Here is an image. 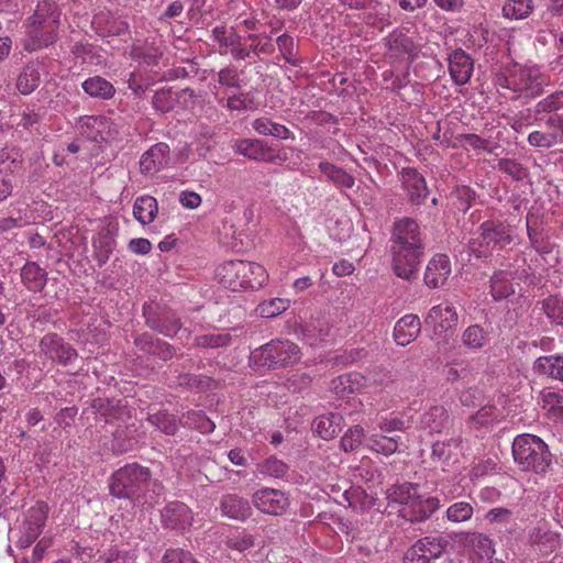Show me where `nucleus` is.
I'll use <instances>...</instances> for the list:
<instances>
[{
    "instance_id": "nucleus-1",
    "label": "nucleus",
    "mask_w": 563,
    "mask_h": 563,
    "mask_svg": "<svg viewBox=\"0 0 563 563\" xmlns=\"http://www.w3.org/2000/svg\"><path fill=\"white\" fill-rule=\"evenodd\" d=\"M393 240L394 271L398 277L411 279L417 273L423 250L417 222L409 218L397 221Z\"/></svg>"
},
{
    "instance_id": "nucleus-2",
    "label": "nucleus",
    "mask_w": 563,
    "mask_h": 563,
    "mask_svg": "<svg viewBox=\"0 0 563 563\" xmlns=\"http://www.w3.org/2000/svg\"><path fill=\"white\" fill-rule=\"evenodd\" d=\"M387 499L390 504L401 505V516L410 521H422L439 508L435 497L422 493L418 485L411 483L391 486L387 490Z\"/></svg>"
},
{
    "instance_id": "nucleus-3",
    "label": "nucleus",
    "mask_w": 563,
    "mask_h": 563,
    "mask_svg": "<svg viewBox=\"0 0 563 563\" xmlns=\"http://www.w3.org/2000/svg\"><path fill=\"white\" fill-rule=\"evenodd\" d=\"M216 276L220 284L232 291L258 289L268 279L264 266L241 260L222 263L217 267Z\"/></svg>"
},
{
    "instance_id": "nucleus-4",
    "label": "nucleus",
    "mask_w": 563,
    "mask_h": 563,
    "mask_svg": "<svg viewBox=\"0 0 563 563\" xmlns=\"http://www.w3.org/2000/svg\"><path fill=\"white\" fill-rule=\"evenodd\" d=\"M515 229L503 219L492 218L481 223L470 241V251L476 257H487L511 244Z\"/></svg>"
},
{
    "instance_id": "nucleus-5",
    "label": "nucleus",
    "mask_w": 563,
    "mask_h": 563,
    "mask_svg": "<svg viewBox=\"0 0 563 563\" xmlns=\"http://www.w3.org/2000/svg\"><path fill=\"white\" fill-rule=\"evenodd\" d=\"M498 87L510 90L516 96L525 93L534 97L543 91L545 81L540 69L518 64L505 66L496 79Z\"/></svg>"
},
{
    "instance_id": "nucleus-6",
    "label": "nucleus",
    "mask_w": 563,
    "mask_h": 563,
    "mask_svg": "<svg viewBox=\"0 0 563 563\" xmlns=\"http://www.w3.org/2000/svg\"><path fill=\"white\" fill-rule=\"evenodd\" d=\"M515 462L522 471L543 473L550 466L547 444L537 435L521 434L512 443Z\"/></svg>"
},
{
    "instance_id": "nucleus-7",
    "label": "nucleus",
    "mask_w": 563,
    "mask_h": 563,
    "mask_svg": "<svg viewBox=\"0 0 563 563\" xmlns=\"http://www.w3.org/2000/svg\"><path fill=\"white\" fill-rule=\"evenodd\" d=\"M148 468L139 464H126L113 473L110 492L114 497L128 498L142 503V493L150 484Z\"/></svg>"
},
{
    "instance_id": "nucleus-8",
    "label": "nucleus",
    "mask_w": 563,
    "mask_h": 563,
    "mask_svg": "<svg viewBox=\"0 0 563 563\" xmlns=\"http://www.w3.org/2000/svg\"><path fill=\"white\" fill-rule=\"evenodd\" d=\"M300 350L291 341L276 340L254 350L250 360L256 366L284 367L300 360Z\"/></svg>"
},
{
    "instance_id": "nucleus-9",
    "label": "nucleus",
    "mask_w": 563,
    "mask_h": 563,
    "mask_svg": "<svg viewBox=\"0 0 563 563\" xmlns=\"http://www.w3.org/2000/svg\"><path fill=\"white\" fill-rule=\"evenodd\" d=\"M78 130L81 135L93 142H110L119 135L118 124L103 115L81 118L78 123Z\"/></svg>"
},
{
    "instance_id": "nucleus-10",
    "label": "nucleus",
    "mask_w": 563,
    "mask_h": 563,
    "mask_svg": "<svg viewBox=\"0 0 563 563\" xmlns=\"http://www.w3.org/2000/svg\"><path fill=\"white\" fill-rule=\"evenodd\" d=\"M449 542L443 537H426L406 553L405 563H437Z\"/></svg>"
},
{
    "instance_id": "nucleus-11",
    "label": "nucleus",
    "mask_w": 563,
    "mask_h": 563,
    "mask_svg": "<svg viewBox=\"0 0 563 563\" xmlns=\"http://www.w3.org/2000/svg\"><path fill=\"white\" fill-rule=\"evenodd\" d=\"M426 323L432 328L434 335L446 340L457 324L455 307L448 301L432 307L426 317Z\"/></svg>"
},
{
    "instance_id": "nucleus-12",
    "label": "nucleus",
    "mask_w": 563,
    "mask_h": 563,
    "mask_svg": "<svg viewBox=\"0 0 563 563\" xmlns=\"http://www.w3.org/2000/svg\"><path fill=\"white\" fill-rule=\"evenodd\" d=\"M46 519V505L37 504L31 507L26 512L25 520L20 527L16 545L19 548H29L42 533Z\"/></svg>"
},
{
    "instance_id": "nucleus-13",
    "label": "nucleus",
    "mask_w": 563,
    "mask_h": 563,
    "mask_svg": "<svg viewBox=\"0 0 563 563\" xmlns=\"http://www.w3.org/2000/svg\"><path fill=\"white\" fill-rule=\"evenodd\" d=\"M252 501L257 510L271 516H282L289 507V498L284 492L268 487L256 490Z\"/></svg>"
},
{
    "instance_id": "nucleus-14",
    "label": "nucleus",
    "mask_w": 563,
    "mask_h": 563,
    "mask_svg": "<svg viewBox=\"0 0 563 563\" xmlns=\"http://www.w3.org/2000/svg\"><path fill=\"white\" fill-rule=\"evenodd\" d=\"M544 123L551 131H532L528 135V143L533 147L545 148L563 143V115H550Z\"/></svg>"
},
{
    "instance_id": "nucleus-15",
    "label": "nucleus",
    "mask_w": 563,
    "mask_h": 563,
    "mask_svg": "<svg viewBox=\"0 0 563 563\" xmlns=\"http://www.w3.org/2000/svg\"><path fill=\"white\" fill-rule=\"evenodd\" d=\"M40 347L48 358L62 365H68L77 358L76 350L55 333L45 334Z\"/></svg>"
},
{
    "instance_id": "nucleus-16",
    "label": "nucleus",
    "mask_w": 563,
    "mask_h": 563,
    "mask_svg": "<svg viewBox=\"0 0 563 563\" xmlns=\"http://www.w3.org/2000/svg\"><path fill=\"white\" fill-rule=\"evenodd\" d=\"M531 551L540 555H549L560 548L561 538L547 523H540L529 531Z\"/></svg>"
},
{
    "instance_id": "nucleus-17",
    "label": "nucleus",
    "mask_w": 563,
    "mask_h": 563,
    "mask_svg": "<svg viewBox=\"0 0 563 563\" xmlns=\"http://www.w3.org/2000/svg\"><path fill=\"white\" fill-rule=\"evenodd\" d=\"M211 37L218 43L221 54L230 52L235 59H245L251 54V49L241 44V36L232 29L216 26Z\"/></svg>"
},
{
    "instance_id": "nucleus-18",
    "label": "nucleus",
    "mask_w": 563,
    "mask_h": 563,
    "mask_svg": "<svg viewBox=\"0 0 563 563\" xmlns=\"http://www.w3.org/2000/svg\"><path fill=\"white\" fill-rule=\"evenodd\" d=\"M192 511L190 508L180 501H172L167 504L162 511V519L166 527L185 530L191 526Z\"/></svg>"
},
{
    "instance_id": "nucleus-19",
    "label": "nucleus",
    "mask_w": 563,
    "mask_h": 563,
    "mask_svg": "<svg viewBox=\"0 0 563 563\" xmlns=\"http://www.w3.org/2000/svg\"><path fill=\"white\" fill-rule=\"evenodd\" d=\"M388 57L390 59H410L417 53V45L402 31H394L386 37Z\"/></svg>"
},
{
    "instance_id": "nucleus-20",
    "label": "nucleus",
    "mask_w": 563,
    "mask_h": 563,
    "mask_svg": "<svg viewBox=\"0 0 563 563\" xmlns=\"http://www.w3.org/2000/svg\"><path fill=\"white\" fill-rule=\"evenodd\" d=\"M59 16L60 12L55 1L40 0L34 14L30 18L29 24L56 32L58 29Z\"/></svg>"
},
{
    "instance_id": "nucleus-21",
    "label": "nucleus",
    "mask_w": 563,
    "mask_h": 563,
    "mask_svg": "<svg viewBox=\"0 0 563 563\" xmlns=\"http://www.w3.org/2000/svg\"><path fill=\"white\" fill-rule=\"evenodd\" d=\"M169 159V146L157 143L150 147L140 159V169L143 174H155L163 169Z\"/></svg>"
},
{
    "instance_id": "nucleus-22",
    "label": "nucleus",
    "mask_w": 563,
    "mask_h": 563,
    "mask_svg": "<svg viewBox=\"0 0 563 563\" xmlns=\"http://www.w3.org/2000/svg\"><path fill=\"white\" fill-rule=\"evenodd\" d=\"M451 274V263L446 255L437 254L428 263L424 282L431 288H438L445 284Z\"/></svg>"
},
{
    "instance_id": "nucleus-23",
    "label": "nucleus",
    "mask_w": 563,
    "mask_h": 563,
    "mask_svg": "<svg viewBox=\"0 0 563 563\" xmlns=\"http://www.w3.org/2000/svg\"><path fill=\"white\" fill-rule=\"evenodd\" d=\"M449 71L456 85H465L473 73V62L462 49H455L449 56Z\"/></svg>"
},
{
    "instance_id": "nucleus-24",
    "label": "nucleus",
    "mask_w": 563,
    "mask_h": 563,
    "mask_svg": "<svg viewBox=\"0 0 563 563\" xmlns=\"http://www.w3.org/2000/svg\"><path fill=\"white\" fill-rule=\"evenodd\" d=\"M194 97V91L188 88L180 91L159 89L153 97V106L161 112H168L174 109L177 102H184L185 106H188V101H192Z\"/></svg>"
},
{
    "instance_id": "nucleus-25",
    "label": "nucleus",
    "mask_w": 563,
    "mask_h": 563,
    "mask_svg": "<svg viewBox=\"0 0 563 563\" xmlns=\"http://www.w3.org/2000/svg\"><path fill=\"white\" fill-rule=\"evenodd\" d=\"M232 148L235 153L250 159L274 162L266 143L257 139H243L234 141Z\"/></svg>"
},
{
    "instance_id": "nucleus-26",
    "label": "nucleus",
    "mask_w": 563,
    "mask_h": 563,
    "mask_svg": "<svg viewBox=\"0 0 563 563\" xmlns=\"http://www.w3.org/2000/svg\"><path fill=\"white\" fill-rule=\"evenodd\" d=\"M421 322L416 314H406L394 327V339L398 345L406 346L417 339Z\"/></svg>"
},
{
    "instance_id": "nucleus-27",
    "label": "nucleus",
    "mask_w": 563,
    "mask_h": 563,
    "mask_svg": "<svg viewBox=\"0 0 563 563\" xmlns=\"http://www.w3.org/2000/svg\"><path fill=\"white\" fill-rule=\"evenodd\" d=\"M223 516L234 520H246L252 515L249 501L235 494L224 495L220 501Z\"/></svg>"
},
{
    "instance_id": "nucleus-28",
    "label": "nucleus",
    "mask_w": 563,
    "mask_h": 563,
    "mask_svg": "<svg viewBox=\"0 0 563 563\" xmlns=\"http://www.w3.org/2000/svg\"><path fill=\"white\" fill-rule=\"evenodd\" d=\"M402 185L413 203H421L428 195L424 178L413 168L402 170Z\"/></svg>"
},
{
    "instance_id": "nucleus-29",
    "label": "nucleus",
    "mask_w": 563,
    "mask_h": 563,
    "mask_svg": "<svg viewBox=\"0 0 563 563\" xmlns=\"http://www.w3.org/2000/svg\"><path fill=\"white\" fill-rule=\"evenodd\" d=\"M56 32L27 24L26 36L23 40V47L27 52H34L49 46L56 41Z\"/></svg>"
},
{
    "instance_id": "nucleus-30",
    "label": "nucleus",
    "mask_w": 563,
    "mask_h": 563,
    "mask_svg": "<svg viewBox=\"0 0 563 563\" xmlns=\"http://www.w3.org/2000/svg\"><path fill=\"white\" fill-rule=\"evenodd\" d=\"M92 25L101 36H114L128 30V23L121 18H114L109 12H100L93 16Z\"/></svg>"
},
{
    "instance_id": "nucleus-31",
    "label": "nucleus",
    "mask_w": 563,
    "mask_h": 563,
    "mask_svg": "<svg viewBox=\"0 0 563 563\" xmlns=\"http://www.w3.org/2000/svg\"><path fill=\"white\" fill-rule=\"evenodd\" d=\"M344 419L341 413H328L314 420V431L324 440L333 439L343 428Z\"/></svg>"
},
{
    "instance_id": "nucleus-32",
    "label": "nucleus",
    "mask_w": 563,
    "mask_h": 563,
    "mask_svg": "<svg viewBox=\"0 0 563 563\" xmlns=\"http://www.w3.org/2000/svg\"><path fill=\"white\" fill-rule=\"evenodd\" d=\"M515 294L514 275L508 271H498L490 278V295L503 300Z\"/></svg>"
},
{
    "instance_id": "nucleus-33",
    "label": "nucleus",
    "mask_w": 563,
    "mask_h": 563,
    "mask_svg": "<svg viewBox=\"0 0 563 563\" xmlns=\"http://www.w3.org/2000/svg\"><path fill=\"white\" fill-rule=\"evenodd\" d=\"M563 109V90H558L539 100L533 109L536 120L543 121L550 115H560Z\"/></svg>"
},
{
    "instance_id": "nucleus-34",
    "label": "nucleus",
    "mask_w": 563,
    "mask_h": 563,
    "mask_svg": "<svg viewBox=\"0 0 563 563\" xmlns=\"http://www.w3.org/2000/svg\"><path fill=\"white\" fill-rule=\"evenodd\" d=\"M21 280L31 291H41L47 280L46 272L34 262H27L21 268Z\"/></svg>"
},
{
    "instance_id": "nucleus-35",
    "label": "nucleus",
    "mask_w": 563,
    "mask_h": 563,
    "mask_svg": "<svg viewBox=\"0 0 563 563\" xmlns=\"http://www.w3.org/2000/svg\"><path fill=\"white\" fill-rule=\"evenodd\" d=\"M300 332L309 345L317 346L330 335V327L323 320H311L301 325Z\"/></svg>"
},
{
    "instance_id": "nucleus-36",
    "label": "nucleus",
    "mask_w": 563,
    "mask_h": 563,
    "mask_svg": "<svg viewBox=\"0 0 563 563\" xmlns=\"http://www.w3.org/2000/svg\"><path fill=\"white\" fill-rule=\"evenodd\" d=\"M158 212V205L152 196H141L133 205V216L143 225L152 223Z\"/></svg>"
},
{
    "instance_id": "nucleus-37",
    "label": "nucleus",
    "mask_w": 563,
    "mask_h": 563,
    "mask_svg": "<svg viewBox=\"0 0 563 563\" xmlns=\"http://www.w3.org/2000/svg\"><path fill=\"white\" fill-rule=\"evenodd\" d=\"M533 369L538 374L563 382V354L541 356L536 360Z\"/></svg>"
},
{
    "instance_id": "nucleus-38",
    "label": "nucleus",
    "mask_w": 563,
    "mask_h": 563,
    "mask_svg": "<svg viewBox=\"0 0 563 563\" xmlns=\"http://www.w3.org/2000/svg\"><path fill=\"white\" fill-rule=\"evenodd\" d=\"M81 87L92 98L111 99L115 92L113 85L101 76L86 79Z\"/></svg>"
},
{
    "instance_id": "nucleus-39",
    "label": "nucleus",
    "mask_w": 563,
    "mask_h": 563,
    "mask_svg": "<svg viewBox=\"0 0 563 563\" xmlns=\"http://www.w3.org/2000/svg\"><path fill=\"white\" fill-rule=\"evenodd\" d=\"M399 440L400 437H387L372 433L366 439V448L373 452L389 456L398 450Z\"/></svg>"
},
{
    "instance_id": "nucleus-40",
    "label": "nucleus",
    "mask_w": 563,
    "mask_h": 563,
    "mask_svg": "<svg viewBox=\"0 0 563 563\" xmlns=\"http://www.w3.org/2000/svg\"><path fill=\"white\" fill-rule=\"evenodd\" d=\"M41 75L36 65H26L19 74L16 79V89L22 95H30L40 85Z\"/></svg>"
},
{
    "instance_id": "nucleus-41",
    "label": "nucleus",
    "mask_w": 563,
    "mask_h": 563,
    "mask_svg": "<svg viewBox=\"0 0 563 563\" xmlns=\"http://www.w3.org/2000/svg\"><path fill=\"white\" fill-rule=\"evenodd\" d=\"M252 128L261 135H269L280 140H287L290 131L283 124L273 122L268 118H258L252 122Z\"/></svg>"
},
{
    "instance_id": "nucleus-42",
    "label": "nucleus",
    "mask_w": 563,
    "mask_h": 563,
    "mask_svg": "<svg viewBox=\"0 0 563 563\" xmlns=\"http://www.w3.org/2000/svg\"><path fill=\"white\" fill-rule=\"evenodd\" d=\"M489 341V332L478 324L467 327L462 333V342L470 350H481Z\"/></svg>"
},
{
    "instance_id": "nucleus-43",
    "label": "nucleus",
    "mask_w": 563,
    "mask_h": 563,
    "mask_svg": "<svg viewBox=\"0 0 563 563\" xmlns=\"http://www.w3.org/2000/svg\"><path fill=\"white\" fill-rule=\"evenodd\" d=\"M320 172L332 183L340 188H352L354 186V178L340 167H336L328 162L319 164Z\"/></svg>"
},
{
    "instance_id": "nucleus-44",
    "label": "nucleus",
    "mask_w": 563,
    "mask_h": 563,
    "mask_svg": "<svg viewBox=\"0 0 563 563\" xmlns=\"http://www.w3.org/2000/svg\"><path fill=\"white\" fill-rule=\"evenodd\" d=\"M532 0H507L503 7V15L510 20L526 19L533 10Z\"/></svg>"
},
{
    "instance_id": "nucleus-45",
    "label": "nucleus",
    "mask_w": 563,
    "mask_h": 563,
    "mask_svg": "<svg viewBox=\"0 0 563 563\" xmlns=\"http://www.w3.org/2000/svg\"><path fill=\"white\" fill-rule=\"evenodd\" d=\"M134 53L146 66H158L163 59L164 45L163 43L146 42L142 48H135Z\"/></svg>"
},
{
    "instance_id": "nucleus-46",
    "label": "nucleus",
    "mask_w": 563,
    "mask_h": 563,
    "mask_svg": "<svg viewBox=\"0 0 563 563\" xmlns=\"http://www.w3.org/2000/svg\"><path fill=\"white\" fill-rule=\"evenodd\" d=\"M471 375V364L465 361L448 364L443 369V376L445 380L450 383H456L459 380L468 382Z\"/></svg>"
},
{
    "instance_id": "nucleus-47",
    "label": "nucleus",
    "mask_w": 563,
    "mask_h": 563,
    "mask_svg": "<svg viewBox=\"0 0 563 563\" xmlns=\"http://www.w3.org/2000/svg\"><path fill=\"white\" fill-rule=\"evenodd\" d=\"M289 306L290 301L286 298H272L261 302L256 311L262 318H274L286 311Z\"/></svg>"
},
{
    "instance_id": "nucleus-48",
    "label": "nucleus",
    "mask_w": 563,
    "mask_h": 563,
    "mask_svg": "<svg viewBox=\"0 0 563 563\" xmlns=\"http://www.w3.org/2000/svg\"><path fill=\"white\" fill-rule=\"evenodd\" d=\"M183 424L188 428L197 429L201 433H210L216 424L201 411H190L184 416Z\"/></svg>"
},
{
    "instance_id": "nucleus-49",
    "label": "nucleus",
    "mask_w": 563,
    "mask_h": 563,
    "mask_svg": "<svg viewBox=\"0 0 563 563\" xmlns=\"http://www.w3.org/2000/svg\"><path fill=\"white\" fill-rule=\"evenodd\" d=\"M446 419V411L442 406H434L422 416V427L429 429L430 432H439Z\"/></svg>"
},
{
    "instance_id": "nucleus-50",
    "label": "nucleus",
    "mask_w": 563,
    "mask_h": 563,
    "mask_svg": "<svg viewBox=\"0 0 563 563\" xmlns=\"http://www.w3.org/2000/svg\"><path fill=\"white\" fill-rule=\"evenodd\" d=\"M365 377L358 373H351L338 377L333 382V388L335 390L354 393L361 390L365 386Z\"/></svg>"
},
{
    "instance_id": "nucleus-51",
    "label": "nucleus",
    "mask_w": 563,
    "mask_h": 563,
    "mask_svg": "<svg viewBox=\"0 0 563 563\" xmlns=\"http://www.w3.org/2000/svg\"><path fill=\"white\" fill-rule=\"evenodd\" d=\"M365 440V432L362 426L351 427L341 438L340 445L344 452H351L361 446Z\"/></svg>"
},
{
    "instance_id": "nucleus-52",
    "label": "nucleus",
    "mask_w": 563,
    "mask_h": 563,
    "mask_svg": "<svg viewBox=\"0 0 563 563\" xmlns=\"http://www.w3.org/2000/svg\"><path fill=\"white\" fill-rule=\"evenodd\" d=\"M148 421L166 434H175L178 429L176 419L167 412L152 413Z\"/></svg>"
},
{
    "instance_id": "nucleus-53",
    "label": "nucleus",
    "mask_w": 563,
    "mask_h": 563,
    "mask_svg": "<svg viewBox=\"0 0 563 563\" xmlns=\"http://www.w3.org/2000/svg\"><path fill=\"white\" fill-rule=\"evenodd\" d=\"M258 470L263 475L279 478L287 473L288 466L282 460L271 456L258 465Z\"/></svg>"
},
{
    "instance_id": "nucleus-54",
    "label": "nucleus",
    "mask_w": 563,
    "mask_h": 563,
    "mask_svg": "<svg viewBox=\"0 0 563 563\" xmlns=\"http://www.w3.org/2000/svg\"><path fill=\"white\" fill-rule=\"evenodd\" d=\"M473 516V507L470 503L459 501L451 505L446 510V518L452 522H463Z\"/></svg>"
},
{
    "instance_id": "nucleus-55",
    "label": "nucleus",
    "mask_w": 563,
    "mask_h": 563,
    "mask_svg": "<svg viewBox=\"0 0 563 563\" xmlns=\"http://www.w3.org/2000/svg\"><path fill=\"white\" fill-rule=\"evenodd\" d=\"M543 310L548 318L556 323L563 324V299L560 297H550L543 301Z\"/></svg>"
},
{
    "instance_id": "nucleus-56",
    "label": "nucleus",
    "mask_w": 563,
    "mask_h": 563,
    "mask_svg": "<svg viewBox=\"0 0 563 563\" xmlns=\"http://www.w3.org/2000/svg\"><path fill=\"white\" fill-rule=\"evenodd\" d=\"M227 545L230 549L243 552L254 545V537L245 531H236L228 537Z\"/></svg>"
},
{
    "instance_id": "nucleus-57",
    "label": "nucleus",
    "mask_w": 563,
    "mask_h": 563,
    "mask_svg": "<svg viewBox=\"0 0 563 563\" xmlns=\"http://www.w3.org/2000/svg\"><path fill=\"white\" fill-rule=\"evenodd\" d=\"M499 170L515 180H522L527 176L526 168L516 159L503 158L498 163Z\"/></svg>"
},
{
    "instance_id": "nucleus-58",
    "label": "nucleus",
    "mask_w": 563,
    "mask_h": 563,
    "mask_svg": "<svg viewBox=\"0 0 563 563\" xmlns=\"http://www.w3.org/2000/svg\"><path fill=\"white\" fill-rule=\"evenodd\" d=\"M220 104H223L231 111H242L252 108L253 100L249 93L241 92L239 95H234L229 97L225 102L224 99L219 100Z\"/></svg>"
},
{
    "instance_id": "nucleus-59",
    "label": "nucleus",
    "mask_w": 563,
    "mask_h": 563,
    "mask_svg": "<svg viewBox=\"0 0 563 563\" xmlns=\"http://www.w3.org/2000/svg\"><path fill=\"white\" fill-rule=\"evenodd\" d=\"M456 446L455 442H437L432 446V460L434 462H440L445 470V466L450 465L451 460V448Z\"/></svg>"
},
{
    "instance_id": "nucleus-60",
    "label": "nucleus",
    "mask_w": 563,
    "mask_h": 563,
    "mask_svg": "<svg viewBox=\"0 0 563 563\" xmlns=\"http://www.w3.org/2000/svg\"><path fill=\"white\" fill-rule=\"evenodd\" d=\"M229 334L209 333L196 338V344L202 347H220L229 343Z\"/></svg>"
},
{
    "instance_id": "nucleus-61",
    "label": "nucleus",
    "mask_w": 563,
    "mask_h": 563,
    "mask_svg": "<svg viewBox=\"0 0 563 563\" xmlns=\"http://www.w3.org/2000/svg\"><path fill=\"white\" fill-rule=\"evenodd\" d=\"M378 427L382 432L390 433L394 431H402L405 428V422L399 416H397L395 412H391L379 419Z\"/></svg>"
},
{
    "instance_id": "nucleus-62",
    "label": "nucleus",
    "mask_w": 563,
    "mask_h": 563,
    "mask_svg": "<svg viewBox=\"0 0 563 563\" xmlns=\"http://www.w3.org/2000/svg\"><path fill=\"white\" fill-rule=\"evenodd\" d=\"M162 563H199L190 552L181 549H169L165 552Z\"/></svg>"
},
{
    "instance_id": "nucleus-63",
    "label": "nucleus",
    "mask_w": 563,
    "mask_h": 563,
    "mask_svg": "<svg viewBox=\"0 0 563 563\" xmlns=\"http://www.w3.org/2000/svg\"><path fill=\"white\" fill-rule=\"evenodd\" d=\"M219 84L230 88H239L241 79L234 67H225L218 73Z\"/></svg>"
},
{
    "instance_id": "nucleus-64",
    "label": "nucleus",
    "mask_w": 563,
    "mask_h": 563,
    "mask_svg": "<svg viewBox=\"0 0 563 563\" xmlns=\"http://www.w3.org/2000/svg\"><path fill=\"white\" fill-rule=\"evenodd\" d=\"M178 201L184 208L194 210L201 205L202 198L195 191L183 190L179 192Z\"/></svg>"
}]
</instances>
